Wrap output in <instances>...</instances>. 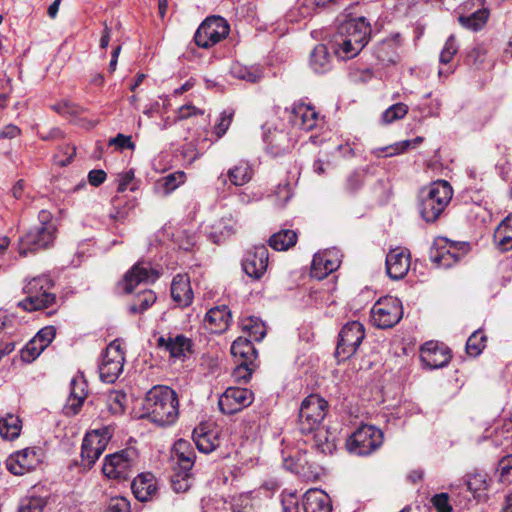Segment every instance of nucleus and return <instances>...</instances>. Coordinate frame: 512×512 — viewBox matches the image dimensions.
<instances>
[{"label": "nucleus", "mask_w": 512, "mask_h": 512, "mask_svg": "<svg viewBox=\"0 0 512 512\" xmlns=\"http://www.w3.org/2000/svg\"><path fill=\"white\" fill-rule=\"evenodd\" d=\"M144 409L151 422L161 427L170 426L179 417L177 394L168 386H154L146 394Z\"/></svg>", "instance_id": "nucleus-1"}, {"label": "nucleus", "mask_w": 512, "mask_h": 512, "mask_svg": "<svg viewBox=\"0 0 512 512\" xmlns=\"http://www.w3.org/2000/svg\"><path fill=\"white\" fill-rule=\"evenodd\" d=\"M452 196V186L445 180H438L423 188L419 195L418 205L422 218L428 223L436 221L451 201Z\"/></svg>", "instance_id": "nucleus-2"}, {"label": "nucleus", "mask_w": 512, "mask_h": 512, "mask_svg": "<svg viewBox=\"0 0 512 512\" xmlns=\"http://www.w3.org/2000/svg\"><path fill=\"white\" fill-rule=\"evenodd\" d=\"M195 451L192 444L184 439L177 440L172 449L174 461L171 484L177 493L187 491L191 486V470L194 466Z\"/></svg>", "instance_id": "nucleus-3"}, {"label": "nucleus", "mask_w": 512, "mask_h": 512, "mask_svg": "<svg viewBox=\"0 0 512 512\" xmlns=\"http://www.w3.org/2000/svg\"><path fill=\"white\" fill-rule=\"evenodd\" d=\"M53 285L52 280L46 275L31 279L24 287L26 297L18 306L25 311L33 312L54 305L56 295L51 292Z\"/></svg>", "instance_id": "nucleus-4"}, {"label": "nucleus", "mask_w": 512, "mask_h": 512, "mask_svg": "<svg viewBox=\"0 0 512 512\" xmlns=\"http://www.w3.org/2000/svg\"><path fill=\"white\" fill-rule=\"evenodd\" d=\"M328 411V403L320 395L311 394L301 403L298 425L301 433H310L322 425Z\"/></svg>", "instance_id": "nucleus-5"}, {"label": "nucleus", "mask_w": 512, "mask_h": 512, "mask_svg": "<svg viewBox=\"0 0 512 512\" xmlns=\"http://www.w3.org/2000/svg\"><path fill=\"white\" fill-rule=\"evenodd\" d=\"M383 438L380 429L372 425H362L347 439L346 447L350 453L367 456L382 445Z\"/></svg>", "instance_id": "nucleus-6"}, {"label": "nucleus", "mask_w": 512, "mask_h": 512, "mask_svg": "<svg viewBox=\"0 0 512 512\" xmlns=\"http://www.w3.org/2000/svg\"><path fill=\"white\" fill-rule=\"evenodd\" d=\"M136 453L133 450H121L107 455L102 471L110 479L119 481L129 479L135 471Z\"/></svg>", "instance_id": "nucleus-7"}, {"label": "nucleus", "mask_w": 512, "mask_h": 512, "mask_svg": "<svg viewBox=\"0 0 512 512\" xmlns=\"http://www.w3.org/2000/svg\"><path fill=\"white\" fill-rule=\"evenodd\" d=\"M365 337L363 324L358 321L346 323L339 333L335 357L344 361L354 355Z\"/></svg>", "instance_id": "nucleus-8"}, {"label": "nucleus", "mask_w": 512, "mask_h": 512, "mask_svg": "<svg viewBox=\"0 0 512 512\" xmlns=\"http://www.w3.org/2000/svg\"><path fill=\"white\" fill-rule=\"evenodd\" d=\"M229 34V24L220 16L206 18L197 29L194 41L198 47L209 48Z\"/></svg>", "instance_id": "nucleus-9"}, {"label": "nucleus", "mask_w": 512, "mask_h": 512, "mask_svg": "<svg viewBox=\"0 0 512 512\" xmlns=\"http://www.w3.org/2000/svg\"><path fill=\"white\" fill-rule=\"evenodd\" d=\"M469 251L465 242H454L440 238L431 250L430 258L439 267L449 268L457 263Z\"/></svg>", "instance_id": "nucleus-10"}, {"label": "nucleus", "mask_w": 512, "mask_h": 512, "mask_svg": "<svg viewBox=\"0 0 512 512\" xmlns=\"http://www.w3.org/2000/svg\"><path fill=\"white\" fill-rule=\"evenodd\" d=\"M402 316L403 310L400 301L391 296L379 299L371 309L372 323L382 329L393 327Z\"/></svg>", "instance_id": "nucleus-11"}, {"label": "nucleus", "mask_w": 512, "mask_h": 512, "mask_svg": "<svg viewBox=\"0 0 512 512\" xmlns=\"http://www.w3.org/2000/svg\"><path fill=\"white\" fill-rule=\"evenodd\" d=\"M124 352L120 340L112 341L106 348L99 364L100 379L106 383H114L123 371Z\"/></svg>", "instance_id": "nucleus-12"}, {"label": "nucleus", "mask_w": 512, "mask_h": 512, "mask_svg": "<svg viewBox=\"0 0 512 512\" xmlns=\"http://www.w3.org/2000/svg\"><path fill=\"white\" fill-rule=\"evenodd\" d=\"M56 228L53 223H44L31 228L19 242V254L26 256L28 252H35L48 248L55 239Z\"/></svg>", "instance_id": "nucleus-13"}, {"label": "nucleus", "mask_w": 512, "mask_h": 512, "mask_svg": "<svg viewBox=\"0 0 512 512\" xmlns=\"http://www.w3.org/2000/svg\"><path fill=\"white\" fill-rule=\"evenodd\" d=\"M112 433L109 427L88 432L82 442L81 456L85 465L91 467L106 449Z\"/></svg>", "instance_id": "nucleus-14"}, {"label": "nucleus", "mask_w": 512, "mask_h": 512, "mask_svg": "<svg viewBox=\"0 0 512 512\" xmlns=\"http://www.w3.org/2000/svg\"><path fill=\"white\" fill-rule=\"evenodd\" d=\"M254 401L251 390L243 387H229L220 396L218 401L222 413L232 415L248 407Z\"/></svg>", "instance_id": "nucleus-15"}, {"label": "nucleus", "mask_w": 512, "mask_h": 512, "mask_svg": "<svg viewBox=\"0 0 512 512\" xmlns=\"http://www.w3.org/2000/svg\"><path fill=\"white\" fill-rule=\"evenodd\" d=\"M42 461V451L39 448L28 447L11 454L7 461V469L14 475H24L34 470Z\"/></svg>", "instance_id": "nucleus-16"}, {"label": "nucleus", "mask_w": 512, "mask_h": 512, "mask_svg": "<svg viewBox=\"0 0 512 512\" xmlns=\"http://www.w3.org/2000/svg\"><path fill=\"white\" fill-rule=\"evenodd\" d=\"M371 34L370 24L364 17L353 18L342 23L338 35L351 39L356 49H363L369 41Z\"/></svg>", "instance_id": "nucleus-17"}, {"label": "nucleus", "mask_w": 512, "mask_h": 512, "mask_svg": "<svg viewBox=\"0 0 512 512\" xmlns=\"http://www.w3.org/2000/svg\"><path fill=\"white\" fill-rule=\"evenodd\" d=\"M420 358L427 368L438 369L450 362L451 351L443 343L428 341L421 347Z\"/></svg>", "instance_id": "nucleus-18"}, {"label": "nucleus", "mask_w": 512, "mask_h": 512, "mask_svg": "<svg viewBox=\"0 0 512 512\" xmlns=\"http://www.w3.org/2000/svg\"><path fill=\"white\" fill-rule=\"evenodd\" d=\"M268 260L269 253L267 247L265 245H257L247 252L242 262V267L248 276L260 279L267 270Z\"/></svg>", "instance_id": "nucleus-19"}, {"label": "nucleus", "mask_w": 512, "mask_h": 512, "mask_svg": "<svg viewBox=\"0 0 512 512\" xmlns=\"http://www.w3.org/2000/svg\"><path fill=\"white\" fill-rule=\"evenodd\" d=\"M159 277V274L154 270L148 262L136 263L124 276V290L131 293L134 288L141 283H153Z\"/></svg>", "instance_id": "nucleus-20"}, {"label": "nucleus", "mask_w": 512, "mask_h": 512, "mask_svg": "<svg viewBox=\"0 0 512 512\" xmlns=\"http://www.w3.org/2000/svg\"><path fill=\"white\" fill-rule=\"evenodd\" d=\"M192 341L182 334H168L157 339V348L168 352L171 358L182 359L191 352Z\"/></svg>", "instance_id": "nucleus-21"}, {"label": "nucleus", "mask_w": 512, "mask_h": 512, "mask_svg": "<svg viewBox=\"0 0 512 512\" xmlns=\"http://www.w3.org/2000/svg\"><path fill=\"white\" fill-rule=\"evenodd\" d=\"M410 268V253L404 248L391 249L386 256V272L393 280H400Z\"/></svg>", "instance_id": "nucleus-22"}, {"label": "nucleus", "mask_w": 512, "mask_h": 512, "mask_svg": "<svg viewBox=\"0 0 512 512\" xmlns=\"http://www.w3.org/2000/svg\"><path fill=\"white\" fill-rule=\"evenodd\" d=\"M87 397V384L81 377H75L70 382V395L63 407L66 416H75L79 413Z\"/></svg>", "instance_id": "nucleus-23"}, {"label": "nucleus", "mask_w": 512, "mask_h": 512, "mask_svg": "<svg viewBox=\"0 0 512 512\" xmlns=\"http://www.w3.org/2000/svg\"><path fill=\"white\" fill-rule=\"evenodd\" d=\"M231 322V312L226 305L211 308L204 318V325L210 333L225 332Z\"/></svg>", "instance_id": "nucleus-24"}, {"label": "nucleus", "mask_w": 512, "mask_h": 512, "mask_svg": "<svg viewBox=\"0 0 512 512\" xmlns=\"http://www.w3.org/2000/svg\"><path fill=\"white\" fill-rule=\"evenodd\" d=\"M291 121L293 125L304 131L314 129L318 122V113L315 108L304 104L296 103L292 108Z\"/></svg>", "instance_id": "nucleus-25"}, {"label": "nucleus", "mask_w": 512, "mask_h": 512, "mask_svg": "<svg viewBox=\"0 0 512 512\" xmlns=\"http://www.w3.org/2000/svg\"><path fill=\"white\" fill-rule=\"evenodd\" d=\"M132 492L137 500H152L157 493V481L151 473L139 474L131 484Z\"/></svg>", "instance_id": "nucleus-26"}, {"label": "nucleus", "mask_w": 512, "mask_h": 512, "mask_svg": "<svg viewBox=\"0 0 512 512\" xmlns=\"http://www.w3.org/2000/svg\"><path fill=\"white\" fill-rule=\"evenodd\" d=\"M339 267V262L332 252L325 251L314 255L310 275L311 277L322 280L327 275L335 271Z\"/></svg>", "instance_id": "nucleus-27"}, {"label": "nucleus", "mask_w": 512, "mask_h": 512, "mask_svg": "<svg viewBox=\"0 0 512 512\" xmlns=\"http://www.w3.org/2000/svg\"><path fill=\"white\" fill-rule=\"evenodd\" d=\"M305 434L311 435L306 441L320 453L325 455L332 454L336 448L335 436L324 425H320L310 433Z\"/></svg>", "instance_id": "nucleus-28"}, {"label": "nucleus", "mask_w": 512, "mask_h": 512, "mask_svg": "<svg viewBox=\"0 0 512 512\" xmlns=\"http://www.w3.org/2000/svg\"><path fill=\"white\" fill-rule=\"evenodd\" d=\"M171 296L181 307H186L192 303L193 291L188 276L182 274L174 276L171 283Z\"/></svg>", "instance_id": "nucleus-29"}, {"label": "nucleus", "mask_w": 512, "mask_h": 512, "mask_svg": "<svg viewBox=\"0 0 512 512\" xmlns=\"http://www.w3.org/2000/svg\"><path fill=\"white\" fill-rule=\"evenodd\" d=\"M304 512H331L332 505L329 496L322 490L310 489L303 497Z\"/></svg>", "instance_id": "nucleus-30"}, {"label": "nucleus", "mask_w": 512, "mask_h": 512, "mask_svg": "<svg viewBox=\"0 0 512 512\" xmlns=\"http://www.w3.org/2000/svg\"><path fill=\"white\" fill-rule=\"evenodd\" d=\"M264 139L267 143L268 152L273 156L285 154L293 147L292 140L288 134L282 130L275 129L266 134Z\"/></svg>", "instance_id": "nucleus-31"}, {"label": "nucleus", "mask_w": 512, "mask_h": 512, "mask_svg": "<svg viewBox=\"0 0 512 512\" xmlns=\"http://www.w3.org/2000/svg\"><path fill=\"white\" fill-rule=\"evenodd\" d=\"M253 177V169L247 161H240L237 165L230 168L227 175H220L219 180L223 184L229 179L230 183L235 186H243L248 183Z\"/></svg>", "instance_id": "nucleus-32"}, {"label": "nucleus", "mask_w": 512, "mask_h": 512, "mask_svg": "<svg viewBox=\"0 0 512 512\" xmlns=\"http://www.w3.org/2000/svg\"><path fill=\"white\" fill-rule=\"evenodd\" d=\"M246 337H238L231 345V354L242 363L253 364L257 358V351L251 341Z\"/></svg>", "instance_id": "nucleus-33"}, {"label": "nucleus", "mask_w": 512, "mask_h": 512, "mask_svg": "<svg viewBox=\"0 0 512 512\" xmlns=\"http://www.w3.org/2000/svg\"><path fill=\"white\" fill-rule=\"evenodd\" d=\"M193 440L197 449L206 454L212 452L220 445L217 432L205 431L203 427L194 429Z\"/></svg>", "instance_id": "nucleus-34"}, {"label": "nucleus", "mask_w": 512, "mask_h": 512, "mask_svg": "<svg viewBox=\"0 0 512 512\" xmlns=\"http://www.w3.org/2000/svg\"><path fill=\"white\" fill-rule=\"evenodd\" d=\"M331 55L324 44H318L310 54V67L315 73H325L331 68Z\"/></svg>", "instance_id": "nucleus-35"}, {"label": "nucleus", "mask_w": 512, "mask_h": 512, "mask_svg": "<svg viewBox=\"0 0 512 512\" xmlns=\"http://www.w3.org/2000/svg\"><path fill=\"white\" fill-rule=\"evenodd\" d=\"M22 422L18 416L8 413L0 418V436L6 440H14L19 437Z\"/></svg>", "instance_id": "nucleus-36"}, {"label": "nucleus", "mask_w": 512, "mask_h": 512, "mask_svg": "<svg viewBox=\"0 0 512 512\" xmlns=\"http://www.w3.org/2000/svg\"><path fill=\"white\" fill-rule=\"evenodd\" d=\"M241 329L254 341H261L266 335V327L261 319L255 316L244 317L240 321Z\"/></svg>", "instance_id": "nucleus-37"}, {"label": "nucleus", "mask_w": 512, "mask_h": 512, "mask_svg": "<svg viewBox=\"0 0 512 512\" xmlns=\"http://www.w3.org/2000/svg\"><path fill=\"white\" fill-rule=\"evenodd\" d=\"M230 73L234 78L255 83L262 78V70L259 66H245L235 62L230 67Z\"/></svg>", "instance_id": "nucleus-38"}, {"label": "nucleus", "mask_w": 512, "mask_h": 512, "mask_svg": "<svg viewBox=\"0 0 512 512\" xmlns=\"http://www.w3.org/2000/svg\"><path fill=\"white\" fill-rule=\"evenodd\" d=\"M297 242V234L293 230L284 229L274 233L269 239V245L277 251H286Z\"/></svg>", "instance_id": "nucleus-39"}, {"label": "nucleus", "mask_w": 512, "mask_h": 512, "mask_svg": "<svg viewBox=\"0 0 512 512\" xmlns=\"http://www.w3.org/2000/svg\"><path fill=\"white\" fill-rule=\"evenodd\" d=\"M227 503L232 512H257L255 499L251 492L233 495Z\"/></svg>", "instance_id": "nucleus-40"}, {"label": "nucleus", "mask_w": 512, "mask_h": 512, "mask_svg": "<svg viewBox=\"0 0 512 512\" xmlns=\"http://www.w3.org/2000/svg\"><path fill=\"white\" fill-rule=\"evenodd\" d=\"M466 484L474 497L480 499L482 494L488 489L489 479L486 473L475 472L468 475Z\"/></svg>", "instance_id": "nucleus-41"}, {"label": "nucleus", "mask_w": 512, "mask_h": 512, "mask_svg": "<svg viewBox=\"0 0 512 512\" xmlns=\"http://www.w3.org/2000/svg\"><path fill=\"white\" fill-rule=\"evenodd\" d=\"M156 301V294L152 290H144L138 293L129 306V311L132 314L143 313L151 307Z\"/></svg>", "instance_id": "nucleus-42"}, {"label": "nucleus", "mask_w": 512, "mask_h": 512, "mask_svg": "<svg viewBox=\"0 0 512 512\" xmlns=\"http://www.w3.org/2000/svg\"><path fill=\"white\" fill-rule=\"evenodd\" d=\"M489 12L487 9H480L469 16H460L459 22L462 26L477 31L487 22Z\"/></svg>", "instance_id": "nucleus-43"}, {"label": "nucleus", "mask_w": 512, "mask_h": 512, "mask_svg": "<svg viewBox=\"0 0 512 512\" xmlns=\"http://www.w3.org/2000/svg\"><path fill=\"white\" fill-rule=\"evenodd\" d=\"M375 56L383 65L395 64L398 61V55L394 44L391 41H384L375 48Z\"/></svg>", "instance_id": "nucleus-44"}, {"label": "nucleus", "mask_w": 512, "mask_h": 512, "mask_svg": "<svg viewBox=\"0 0 512 512\" xmlns=\"http://www.w3.org/2000/svg\"><path fill=\"white\" fill-rule=\"evenodd\" d=\"M487 337L482 330L474 331L466 342V352L472 357L479 356L486 347Z\"/></svg>", "instance_id": "nucleus-45"}, {"label": "nucleus", "mask_w": 512, "mask_h": 512, "mask_svg": "<svg viewBox=\"0 0 512 512\" xmlns=\"http://www.w3.org/2000/svg\"><path fill=\"white\" fill-rule=\"evenodd\" d=\"M335 44V54L343 60L355 57L362 50L356 49V45L353 44L351 39H346L340 35L337 36Z\"/></svg>", "instance_id": "nucleus-46"}, {"label": "nucleus", "mask_w": 512, "mask_h": 512, "mask_svg": "<svg viewBox=\"0 0 512 512\" xmlns=\"http://www.w3.org/2000/svg\"><path fill=\"white\" fill-rule=\"evenodd\" d=\"M45 506L46 501L42 497H25L19 504L18 512H43Z\"/></svg>", "instance_id": "nucleus-47"}, {"label": "nucleus", "mask_w": 512, "mask_h": 512, "mask_svg": "<svg viewBox=\"0 0 512 512\" xmlns=\"http://www.w3.org/2000/svg\"><path fill=\"white\" fill-rule=\"evenodd\" d=\"M46 347L43 346L35 337L31 339L21 350V358L25 362L34 361Z\"/></svg>", "instance_id": "nucleus-48"}, {"label": "nucleus", "mask_w": 512, "mask_h": 512, "mask_svg": "<svg viewBox=\"0 0 512 512\" xmlns=\"http://www.w3.org/2000/svg\"><path fill=\"white\" fill-rule=\"evenodd\" d=\"M233 233L232 226L228 225L225 219L215 223L209 233V238L216 244L222 242Z\"/></svg>", "instance_id": "nucleus-49"}, {"label": "nucleus", "mask_w": 512, "mask_h": 512, "mask_svg": "<svg viewBox=\"0 0 512 512\" xmlns=\"http://www.w3.org/2000/svg\"><path fill=\"white\" fill-rule=\"evenodd\" d=\"M459 46L456 42L454 35H450L445 42V45L440 53V63L442 65H448L451 63L453 57L458 52Z\"/></svg>", "instance_id": "nucleus-50"}, {"label": "nucleus", "mask_w": 512, "mask_h": 512, "mask_svg": "<svg viewBox=\"0 0 512 512\" xmlns=\"http://www.w3.org/2000/svg\"><path fill=\"white\" fill-rule=\"evenodd\" d=\"M408 112L407 105L403 103H396L390 106L385 112L382 114V120L384 123H392L398 119H402Z\"/></svg>", "instance_id": "nucleus-51"}, {"label": "nucleus", "mask_w": 512, "mask_h": 512, "mask_svg": "<svg viewBox=\"0 0 512 512\" xmlns=\"http://www.w3.org/2000/svg\"><path fill=\"white\" fill-rule=\"evenodd\" d=\"M51 108L55 112L63 116H75L83 112L82 107H80L79 105L70 100H62L52 105Z\"/></svg>", "instance_id": "nucleus-52"}, {"label": "nucleus", "mask_w": 512, "mask_h": 512, "mask_svg": "<svg viewBox=\"0 0 512 512\" xmlns=\"http://www.w3.org/2000/svg\"><path fill=\"white\" fill-rule=\"evenodd\" d=\"M185 180L184 172H176L163 177L158 184L162 186L166 194L174 191Z\"/></svg>", "instance_id": "nucleus-53"}, {"label": "nucleus", "mask_w": 512, "mask_h": 512, "mask_svg": "<svg viewBox=\"0 0 512 512\" xmlns=\"http://www.w3.org/2000/svg\"><path fill=\"white\" fill-rule=\"evenodd\" d=\"M499 479L504 484L512 483V455L502 458L499 462Z\"/></svg>", "instance_id": "nucleus-54"}, {"label": "nucleus", "mask_w": 512, "mask_h": 512, "mask_svg": "<svg viewBox=\"0 0 512 512\" xmlns=\"http://www.w3.org/2000/svg\"><path fill=\"white\" fill-rule=\"evenodd\" d=\"M364 174L361 171H353L350 173L345 182V190L353 193L357 191L363 184Z\"/></svg>", "instance_id": "nucleus-55"}, {"label": "nucleus", "mask_w": 512, "mask_h": 512, "mask_svg": "<svg viewBox=\"0 0 512 512\" xmlns=\"http://www.w3.org/2000/svg\"><path fill=\"white\" fill-rule=\"evenodd\" d=\"M233 115L234 112L230 110H225L222 112L219 123H217L214 127V131L218 138L222 137L228 130L232 122Z\"/></svg>", "instance_id": "nucleus-56"}, {"label": "nucleus", "mask_w": 512, "mask_h": 512, "mask_svg": "<svg viewBox=\"0 0 512 512\" xmlns=\"http://www.w3.org/2000/svg\"><path fill=\"white\" fill-rule=\"evenodd\" d=\"M110 146H115L119 150L131 149L133 150L135 145L131 140V136H126L119 133L116 137L111 138L108 142Z\"/></svg>", "instance_id": "nucleus-57"}, {"label": "nucleus", "mask_w": 512, "mask_h": 512, "mask_svg": "<svg viewBox=\"0 0 512 512\" xmlns=\"http://www.w3.org/2000/svg\"><path fill=\"white\" fill-rule=\"evenodd\" d=\"M56 335V330L53 326H47L42 328L34 337L43 344L44 347H48V345L53 341Z\"/></svg>", "instance_id": "nucleus-58"}, {"label": "nucleus", "mask_w": 512, "mask_h": 512, "mask_svg": "<svg viewBox=\"0 0 512 512\" xmlns=\"http://www.w3.org/2000/svg\"><path fill=\"white\" fill-rule=\"evenodd\" d=\"M282 512H299L297 497L290 494H283L281 499Z\"/></svg>", "instance_id": "nucleus-59"}, {"label": "nucleus", "mask_w": 512, "mask_h": 512, "mask_svg": "<svg viewBox=\"0 0 512 512\" xmlns=\"http://www.w3.org/2000/svg\"><path fill=\"white\" fill-rule=\"evenodd\" d=\"M21 129L15 124H7L0 129V140H13L21 135Z\"/></svg>", "instance_id": "nucleus-60"}, {"label": "nucleus", "mask_w": 512, "mask_h": 512, "mask_svg": "<svg viewBox=\"0 0 512 512\" xmlns=\"http://www.w3.org/2000/svg\"><path fill=\"white\" fill-rule=\"evenodd\" d=\"M307 459H303V457H298L297 459H295L294 456H287V457H284V466L286 467V469L292 471V472H295V473H299L300 472V469L304 467L305 464H307Z\"/></svg>", "instance_id": "nucleus-61"}, {"label": "nucleus", "mask_w": 512, "mask_h": 512, "mask_svg": "<svg viewBox=\"0 0 512 512\" xmlns=\"http://www.w3.org/2000/svg\"><path fill=\"white\" fill-rule=\"evenodd\" d=\"M432 503H433V506L435 507V509L437 510L436 512H451L452 511V508L448 502V495L445 493L435 495L432 498Z\"/></svg>", "instance_id": "nucleus-62"}, {"label": "nucleus", "mask_w": 512, "mask_h": 512, "mask_svg": "<svg viewBox=\"0 0 512 512\" xmlns=\"http://www.w3.org/2000/svg\"><path fill=\"white\" fill-rule=\"evenodd\" d=\"M108 512H129V503L122 497L111 498Z\"/></svg>", "instance_id": "nucleus-63"}, {"label": "nucleus", "mask_w": 512, "mask_h": 512, "mask_svg": "<svg viewBox=\"0 0 512 512\" xmlns=\"http://www.w3.org/2000/svg\"><path fill=\"white\" fill-rule=\"evenodd\" d=\"M250 365L251 364L239 362V364L237 365L233 372L234 378L237 380L247 382L252 374V368H250Z\"/></svg>", "instance_id": "nucleus-64"}]
</instances>
